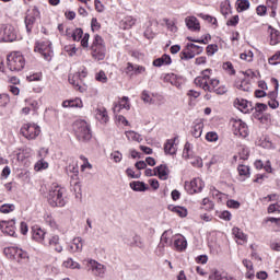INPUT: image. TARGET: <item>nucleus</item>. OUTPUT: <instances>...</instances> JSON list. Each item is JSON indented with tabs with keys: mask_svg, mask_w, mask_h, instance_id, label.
<instances>
[{
	"mask_svg": "<svg viewBox=\"0 0 280 280\" xmlns=\"http://www.w3.org/2000/svg\"><path fill=\"white\" fill-rule=\"evenodd\" d=\"M65 188L60 186H54L48 192V203L50 207H65L67 201L65 200Z\"/></svg>",
	"mask_w": 280,
	"mask_h": 280,
	"instance_id": "obj_1",
	"label": "nucleus"
},
{
	"mask_svg": "<svg viewBox=\"0 0 280 280\" xmlns=\"http://www.w3.org/2000/svg\"><path fill=\"white\" fill-rule=\"evenodd\" d=\"M73 130L78 141H91L93 133H91V126L85 120H77L73 124Z\"/></svg>",
	"mask_w": 280,
	"mask_h": 280,
	"instance_id": "obj_2",
	"label": "nucleus"
},
{
	"mask_svg": "<svg viewBox=\"0 0 280 280\" xmlns=\"http://www.w3.org/2000/svg\"><path fill=\"white\" fill-rule=\"evenodd\" d=\"M92 58L94 60H104L106 58V44H104V38L100 35H95L93 43L91 45Z\"/></svg>",
	"mask_w": 280,
	"mask_h": 280,
	"instance_id": "obj_3",
	"label": "nucleus"
},
{
	"mask_svg": "<svg viewBox=\"0 0 280 280\" xmlns=\"http://www.w3.org/2000/svg\"><path fill=\"white\" fill-rule=\"evenodd\" d=\"M7 62H8V68L11 71L19 72L25 69V57H23V55L19 51L11 52L7 57Z\"/></svg>",
	"mask_w": 280,
	"mask_h": 280,
	"instance_id": "obj_4",
	"label": "nucleus"
},
{
	"mask_svg": "<svg viewBox=\"0 0 280 280\" xmlns=\"http://www.w3.org/2000/svg\"><path fill=\"white\" fill-rule=\"evenodd\" d=\"M21 135L22 137H25V139H28V141H32L34 139H36V137H38V135H40V127L36 124H24L21 127Z\"/></svg>",
	"mask_w": 280,
	"mask_h": 280,
	"instance_id": "obj_5",
	"label": "nucleus"
},
{
	"mask_svg": "<svg viewBox=\"0 0 280 280\" xmlns=\"http://www.w3.org/2000/svg\"><path fill=\"white\" fill-rule=\"evenodd\" d=\"M0 40L14 43V40H16V28L10 24L0 25Z\"/></svg>",
	"mask_w": 280,
	"mask_h": 280,
	"instance_id": "obj_6",
	"label": "nucleus"
},
{
	"mask_svg": "<svg viewBox=\"0 0 280 280\" xmlns=\"http://www.w3.org/2000/svg\"><path fill=\"white\" fill-rule=\"evenodd\" d=\"M205 48L202 46H198L196 44H187L186 48L180 52V59L182 60H191L192 58H196V56H199L203 51Z\"/></svg>",
	"mask_w": 280,
	"mask_h": 280,
	"instance_id": "obj_7",
	"label": "nucleus"
},
{
	"mask_svg": "<svg viewBox=\"0 0 280 280\" xmlns=\"http://www.w3.org/2000/svg\"><path fill=\"white\" fill-rule=\"evenodd\" d=\"M3 252L9 259H14L15 261H21V259H30L27 252L19 247H5Z\"/></svg>",
	"mask_w": 280,
	"mask_h": 280,
	"instance_id": "obj_8",
	"label": "nucleus"
},
{
	"mask_svg": "<svg viewBox=\"0 0 280 280\" xmlns=\"http://www.w3.org/2000/svg\"><path fill=\"white\" fill-rule=\"evenodd\" d=\"M231 124L232 132L235 137H242V139H246V137H248V125H246V122L242 119H234Z\"/></svg>",
	"mask_w": 280,
	"mask_h": 280,
	"instance_id": "obj_9",
	"label": "nucleus"
},
{
	"mask_svg": "<svg viewBox=\"0 0 280 280\" xmlns=\"http://www.w3.org/2000/svg\"><path fill=\"white\" fill-rule=\"evenodd\" d=\"M34 51L40 54L43 58L49 62V60H51V54H54L51 50V42H37Z\"/></svg>",
	"mask_w": 280,
	"mask_h": 280,
	"instance_id": "obj_10",
	"label": "nucleus"
},
{
	"mask_svg": "<svg viewBox=\"0 0 280 280\" xmlns=\"http://www.w3.org/2000/svg\"><path fill=\"white\" fill-rule=\"evenodd\" d=\"M211 73H213L211 69L202 70L201 75L197 77L194 81L196 86L205 91H211V88H209V75H211Z\"/></svg>",
	"mask_w": 280,
	"mask_h": 280,
	"instance_id": "obj_11",
	"label": "nucleus"
},
{
	"mask_svg": "<svg viewBox=\"0 0 280 280\" xmlns=\"http://www.w3.org/2000/svg\"><path fill=\"white\" fill-rule=\"evenodd\" d=\"M203 187L205 184L200 178H194L191 182L185 183V190L187 191V194H190V196H194V194H200Z\"/></svg>",
	"mask_w": 280,
	"mask_h": 280,
	"instance_id": "obj_12",
	"label": "nucleus"
},
{
	"mask_svg": "<svg viewBox=\"0 0 280 280\" xmlns=\"http://www.w3.org/2000/svg\"><path fill=\"white\" fill-rule=\"evenodd\" d=\"M40 16V12L37 8H34L30 14L25 16V27L27 34L32 33V30L34 28V23H36V18Z\"/></svg>",
	"mask_w": 280,
	"mask_h": 280,
	"instance_id": "obj_13",
	"label": "nucleus"
},
{
	"mask_svg": "<svg viewBox=\"0 0 280 280\" xmlns=\"http://www.w3.org/2000/svg\"><path fill=\"white\" fill-rule=\"evenodd\" d=\"M125 73L130 78H132V75H141V73H145V67L128 62L125 68Z\"/></svg>",
	"mask_w": 280,
	"mask_h": 280,
	"instance_id": "obj_14",
	"label": "nucleus"
},
{
	"mask_svg": "<svg viewBox=\"0 0 280 280\" xmlns=\"http://www.w3.org/2000/svg\"><path fill=\"white\" fill-rule=\"evenodd\" d=\"M43 246H46L47 248H54L56 253H62V245H60V236L52 235L48 238V242L46 241Z\"/></svg>",
	"mask_w": 280,
	"mask_h": 280,
	"instance_id": "obj_15",
	"label": "nucleus"
},
{
	"mask_svg": "<svg viewBox=\"0 0 280 280\" xmlns=\"http://www.w3.org/2000/svg\"><path fill=\"white\" fill-rule=\"evenodd\" d=\"M234 106L235 108L241 110V113H245V114L250 113V110H253V103L244 98H235Z\"/></svg>",
	"mask_w": 280,
	"mask_h": 280,
	"instance_id": "obj_16",
	"label": "nucleus"
},
{
	"mask_svg": "<svg viewBox=\"0 0 280 280\" xmlns=\"http://www.w3.org/2000/svg\"><path fill=\"white\" fill-rule=\"evenodd\" d=\"M47 232L43 230L40 226L35 225L32 228V238L35 240V242H38L39 244H45V235Z\"/></svg>",
	"mask_w": 280,
	"mask_h": 280,
	"instance_id": "obj_17",
	"label": "nucleus"
},
{
	"mask_svg": "<svg viewBox=\"0 0 280 280\" xmlns=\"http://www.w3.org/2000/svg\"><path fill=\"white\" fill-rule=\"evenodd\" d=\"M14 224H15L14 220L2 221L0 222V229L2 233H4L5 235H10L11 237H14V235L16 234V232L14 231Z\"/></svg>",
	"mask_w": 280,
	"mask_h": 280,
	"instance_id": "obj_18",
	"label": "nucleus"
},
{
	"mask_svg": "<svg viewBox=\"0 0 280 280\" xmlns=\"http://www.w3.org/2000/svg\"><path fill=\"white\" fill-rule=\"evenodd\" d=\"M89 268L92 271V273L95 275V277H104V273L106 272L104 265L95 260H90Z\"/></svg>",
	"mask_w": 280,
	"mask_h": 280,
	"instance_id": "obj_19",
	"label": "nucleus"
},
{
	"mask_svg": "<svg viewBox=\"0 0 280 280\" xmlns=\"http://www.w3.org/2000/svg\"><path fill=\"white\" fill-rule=\"evenodd\" d=\"M155 174L160 180H167L170 178V167L167 164H161L155 167Z\"/></svg>",
	"mask_w": 280,
	"mask_h": 280,
	"instance_id": "obj_20",
	"label": "nucleus"
},
{
	"mask_svg": "<svg viewBox=\"0 0 280 280\" xmlns=\"http://www.w3.org/2000/svg\"><path fill=\"white\" fill-rule=\"evenodd\" d=\"M186 27L190 30V32H200V22L196 16H187L185 19Z\"/></svg>",
	"mask_w": 280,
	"mask_h": 280,
	"instance_id": "obj_21",
	"label": "nucleus"
},
{
	"mask_svg": "<svg viewBox=\"0 0 280 280\" xmlns=\"http://www.w3.org/2000/svg\"><path fill=\"white\" fill-rule=\"evenodd\" d=\"M165 246H172V231L170 230L164 231L161 235L158 248H165Z\"/></svg>",
	"mask_w": 280,
	"mask_h": 280,
	"instance_id": "obj_22",
	"label": "nucleus"
},
{
	"mask_svg": "<svg viewBox=\"0 0 280 280\" xmlns=\"http://www.w3.org/2000/svg\"><path fill=\"white\" fill-rule=\"evenodd\" d=\"M82 248H84V240L79 236L72 240L69 250L70 253H82Z\"/></svg>",
	"mask_w": 280,
	"mask_h": 280,
	"instance_id": "obj_23",
	"label": "nucleus"
},
{
	"mask_svg": "<svg viewBox=\"0 0 280 280\" xmlns=\"http://www.w3.org/2000/svg\"><path fill=\"white\" fill-rule=\"evenodd\" d=\"M175 250L178 253H183V250L187 249V238L185 236L179 235L175 238L174 244H173Z\"/></svg>",
	"mask_w": 280,
	"mask_h": 280,
	"instance_id": "obj_24",
	"label": "nucleus"
},
{
	"mask_svg": "<svg viewBox=\"0 0 280 280\" xmlns=\"http://www.w3.org/2000/svg\"><path fill=\"white\" fill-rule=\"evenodd\" d=\"M205 128V124L202 120H196L194 122L192 129H191V135L195 137V139H200L202 137V129Z\"/></svg>",
	"mask_w": 280,
	"mask_h": 280,
	"instance_id": "obj_25",
	"label": "nucleus"
},
{
	"mask_svg": "<svg viewBox=\"0 0 280 280\" xmlns=\"http://www.w3.org/2000/svg\"><path fill=\"white\" fill-rule=\"evenodd\" d=\"M83 103L81 98L67 100L62 102L63 108H82Z\"/></svg>",
	"mask_w": 280,
	"mask_h": 280,
	"instance_id": "obj_26",
	"label": "nucleus"
},
{
	"mask_svg": "<svg viewBox=\"0 0 280 280\" xmlns=\"http://www.w3.org/2000/svg\"><path fill=\"white\" fill-rule=\"evenodd\" d=\"M176 143V138L170 139L164 144V152L165 154L174 155L176 154V147L174 145Z\"/></svg>",
	"mask_w": 280,
	"mask_h": 280,
	"instance_id": "obj_27",
	"label": "nucleus"
},
{
	"mask_svg": "<svg viewBox=\"0 0 280 280\" xmlns=\"http://www.w3.org/2000/svg\"><path fill=\"white\" fill-rule=\"evenodd\" d=\"M209 280H233V278H229V276L222 271L214 270L210 273Z\"/></svg>",
	"mask_w": 280,
	"mask_h": 280,
	"instance_id": "obj_28",
	"label": "nucleus"
},
{
	"mask_svg": "<svg viewBox=\"0 0 280 280\" xmlns=\"http://www.w3.org/2000/svg\"><path fill=\"white\" fill-rule=\"evenodd\" d=\"M137 23V20L132 16H126L125 19L121 20L120 22V27L122 30H130Z\"/></svg>",
	"mask_w": 280,
	"mask_h": 280,
	"instance_id": "obj_29",
	"label": "nucleus"
},
{
	"mask_svg": "<svg viewBox=\"0 0 280 280\" xmlns=\"http://www.w3.org/2000/svg\"><path fill=\"white\" fill-rule=\"evenodd\" d=\"M96 119H98V121H102L103 124H106L108 121V112H106V108L101 107L96 109Z\"/></svg>",
	"mask_w": 280,
	"mask_h": 280,
	"instance_id": "obj_30",
	"label": "nucleus"
},
{
	"mask_svg": "<svg viewBox=\"0 0 280 280\" xmlns=\"http://www.w3.org/2000/svg\"><path fill=\"white\" fill-rule=\"evenodd\" d=\"M173 213L179 215V218H187V208L180 206H171L168 207Z\"/></svg>",
	"mask_w": 280,
	"mask_h": 280,
	"instance_id": "obj_31",
	"label": "nucleus"
},
{
	"mask_svg": "<svg viewBox=\"0 0 280 280\" xmlns=\"http://www.w3.org/2000/svg\"><path fill=\"white\" fill-rule=\"evenodd\" d=\"M129 186L133 191H147L148 189V186L143 182H131Z\"/></svg>",
	"mask_w": 280,
	"mask_h": 280,
	"instance_id": "obj_32",
	"label": "nucleus"
},
{
	"mask_svg": "<svg viewBox=\"0 0 280 280\" xmlns=\"http://www.w3.org/2000/svg\"><path fill=\"white\" fill-rule=\"evenodd\" d=\"M130 246H135L136 248H140L143 250L145 248V243H143V240L139 235H135L132 237V242L130 243Z\"/></svg>",
	"mask_w": 280,
	"mask_h": 280,
	"instance_id": "obj_33",
	"label": "nucleus"
},
{
	"mask_svg": "<svg viewBox=\"0 0 280 280\" xmlns=\"http://www.w3.org/2000/svg\"><path fill=\"white\" fill-rule=\"evenodd\" d=\"M237 12H244L250 8V2L248 0H237Z\"/></svg>",
	"mask_w": 280,
	"mask_h": 280,
	"instance_id": "obj_34",
	"label": "nucleus"
},
{
	"mask_svg": "<svg viewBox=\"0 0 280 280\" xmlns=\"http://www.w3.org/2000/svg\"><path fill=\"white\" fill-rule=\"evenodd\" d=\"M232 233L236 237V240H241L242 242H246V240H248V236L244 234V232L238 228H234L232 230Z\"/></svg>",
	"mask_w": 280,
	"mask_h": 280,
	"instance_id": "obj_35",
	"label": "nucleus"
},
{
	"mask_svg": "<svg viewBox=\"0 0 280 280\" xmlns=\"http://www.w3.org/2000/svg\"><path fill=\"white\" fill-rule=\"evenodd\" d=\"M218 86H220V80L218 79H211V74H209V89L208 93H213L214 90L218 89Z\"/></svg>",
	"mask_w": 280,
	"mask_h": 280,
	"instance_id": "obj_36",
	"label": "nucleus"
},
{
	"mask_svg": "<svg viewBox=\"0 0 280 280\" xmlns=\"http://www.w3.org/2000/svg\"><path fill=\"white\" fill-rule=\"evenodd\" d=\"M70 185L74 194H80L82 191V186L80 185V180L78 178H72L70 180Z\"/></svg>",
	"mask_w": 280,
	"mask_h": 280,
	"instance_id": "obj_37",
	"label": "nucleus"
},
{
	"mask_svg": "<svg viewBox=\"0 0 280 280\" xmlns=\"http://www.w3.org/2000/svg\"><path fill=\"white\" fill-rule=\"evenodd\" d=\"M16 207L13 203H3L0 206V213H12Z\"/></svg>",
	"mask_w": 280,
	"mask_h": 280,
	"instance_id": "obj_38",
	"label": "nucleus"
},
{
	"mask_svg": "<svg viewBox=\"0 0 280 280\" xmlns=\"http://www.w3.org/2000/svg\"><path fill=\"white\" fill-rule=\"evenodd\" d=\"M272 84H275V91L268 94L269 100H277V91H279V81L275 78L271 79Z\"/></svg>",
	"mask_w": 280,
	"mask_h": 280,
	"instance_id": "obj_39",
	"label": "nucleus"
},
{
	"mask_svg": "<svg viewBox=\"0 0 280 280\" xmlns=\"http://www.w3.org/2000/svg\"><path fill=\"white\" fill-rule=\"evenodd\" d=\"M270 36H271V45H277L280 43V32L279 31L271 28Z\"/></svg>",
	"mask_w": 280,
	"mask_h": 280,
	"instance_id": "obj_40",
	"label": "nucleus"
},
{
	"mask_svg": "<svg viewBox=\"0 0 280 280\" xmlns=\"http://www.w3.org/2000/svg\"><path fill=\"white\" fill-rule=\"evenodd\" d=\"M221 14H223V16L231 14V2L224 1L221 3Z\"/></svg>",
	"mask_w": 280,
	"mask_h": 280,
	"instance_id": "obj_41",
	"label": "nucleus"
},
{
	"mask_svg": "<svg viewBox=\"0 0 280 280\" xmlns=\"http://www.w3.org/2000/svg\"><path fill=\"white\" fill-rule=\"evenodd\" d=\"M126 137L129 141H141V135L135 132V131H127Z\"/></svg>",
	"mask_w": 280,
	"mask_h": 280,
	"instance_id": "obj_42",
	"label": "nucleus"
},
{
	"mask_svg": "<svg viewBox=\"0 0 280 280\" xmlns=\"http://www.w3.org/2000/svg\"><path fill=\"white\" fill-rule=\"evenodd\" d=\"M63 266H65V268H71L72 270H75V268L80 269V264L73 261V259H71V258L63 261Z\"/></svg>",
	"mask_w": 280,
	"mask_h": 280,
	"instance_id": "obj_43",
	"label": "nucleus"
},
{
	"mask_svg": "<svg viewBox=\"0 0 280 280\" xmlns=\"http://www.w3.org/2000/svg\"><path fill=\"white\" fill-rule=\"evenodd\" d=\"M82 36H84V31H82V28H75L72 33V39L74 42L82 40Z\"/></svg>",
	"mask_w": 280,
	"mask_h": 280,
	"instance_id": "obj_44",
	"label": "nucleus"
},
{
	"mask_svg": "<svg viewBox=\"0 0 280 280\" xmlns=\"http://www.w3.org/2000/svg\"><path fill=\"white\" fill-rule=\"evenodd\" d=\"M110 159L114 161V163H121L124 155L119 151H114L110 153Z\"/></svg>",
	"mask_w": 280,
	"mask_h": 280,
	"instance_id": "obj_45",
	"label": "nucleus"
},
{
	"mask_svg": "<svg viewBox=\"0 0 280 280\" xmlns=\"http://www.w3.org/2000/svg\"><path fill=\"white\" fill-rule=\"evenodd\" d=\"M201 205V209H205L206 211H212L213 209V201L209 200V198H203Z\"/></svg>",
	"mask_w": 280,
	"mask_h": 280,
	"instance_id": "obj_46",
	"label": "nucleus"
},
{
	"mask_svg": "<svg viewBox=\"0 0 280 280\" xmlns=\"http://www.w3.org/2000/svg\"><path fill=\"white\" fill-rule=\"evenodd\" d=\"M240 176H249L250 175V168H248L247 165H238L237 167Z\"/></svg>",
	"mask_w": 280,
	"mask_h": 280,
	"instance_id": "obj_47",
	"label": "nucleus"
},
{
	"mask_svg": "<svg viewBox=\"0 0 280 280\" xmlns=\"http://www.w3.org/2000/svg\"><path fill=\"white\" fill-rule=\"evenodd\" d=\"M95 79L97 82H102V84H106L108 82V77H106V72L101 70L98 73H96Z\"/></svg>",
	"mask_w": 280,
	"mask_h": 280,
	"instance_id": "obj_48",
	"label": "nucleus"
},
{
	"mask_svg": "<svg viewBox=\"0 0 280 280\" xmlns=\"http://www.w3.org/2000/svg\"><path fill=\"white\" fill-rule=\"evenodd\" d=\"M141 100H142L145 104H154V100H153L152 96L150 95V92H148V91H145V90L142 92Z\"/></svg>",
	"mask_w": 280,
	"mask_h": 280,
	"instance_id": "obj_49",
	"label": "nucleus"
},
{
	"mask_svg": "<svg viewBox=\"0 0 280 280\" xmlns=\"http://www.w3.org/2000/svg\"><path fill=\"white\" fill-rule=\"evenodd\" d=\"M238 154L242 161H248V156H250V151L248 150V148L243 147Z\"/></svg>",
	"mask_w": 280,
	"mask_h": 280,
	"instance_id": "obj_50",
	"label": "nucleus"
},
{
	"mask_svg": "<svg viewBox=\"0 0 280 280\" xmlns=\"http://www.w3.org/2000/svg\"><path fill=\"white\" fill-rule=\"evenodd\" d=\"M47 167H49V163H47L45 160H39L35 164L36 172H40V170H47Z\"/></svg>",
	"mask_w": 280,
	"mask_h": 280,
	"instance_id": "obj_51",
	"label": "nucleus"
},
{
	"mask_svg": "<svg viewBox=\"0 0 280 280\" xmlns=\"http://www.w3.org/2000/svg\"><path fill=\"white\" fill-rule=\"evenodd\" d=\"M269 65H280V50L269 58Z\"/></svg>",
	"mask_w": 280,
	"mask_h": 280,
	"instance_id": "obj_52",
	"label": "nucleus"
},
{
	"mask_svg": "<svg viewBox=\"0 0 280 280\" xmlns=\"http://www.w3.org/2000/svg\"><path fill=\"white\" fill-rule=\"evenodd\" d=\"M78 80H80V78L77 74H70L68 77V81L70 84H72V86H80V82H78Z\"/></svg>",
	"mask_w": 280,
	"mask_h": 280,
	"instance_id": "obj_53",
	"label": "nucleus"
},
{
	"mask_svg": "<svg viewBox=\"0 0 280 280\" xmlns=\"http://www.w3.org/2000/svg\"><path fill=\"white\" fill-rule=\"evenodd\" d=\"M240 58L241 60H246V62H253V51L248 50L247 52H243Z\"/></svg>",
	"mask_w": 280,
	"mask_h": 280,
	"instance_id": "obj_54",
	"label": "nucleus"
},
{
	"mask_svg": "<svg viewBox=\"0 0 280 280\" xmlns=\"http://www.w3.org/2000/svg\"><path fill=\"white\" fill-rule=\"evenodd\" d=\"M237 23H240V15H234L226 22V25L230 27H235Z\"/></svg>",
	"mask_w": 280,
	"mask_h": 280,
	"instance_id": "obj_55",
	"label": "nucleus"
},
{
	"mask_svg": "<svg viewBox=\"0 0 280 280\" xmlns=\"http://www.w3.org/2000/svg\"><path fill=\"white\" fill-rule=\"evenodd\" d=\"M223 69H225V71H230V75H235V69H233V63L231 61L224 62Z\"/></svg>",
	"mask_w": 280,
	"mask_h": 280,
	"instance_id": "obj_56",
	"label": "nucleus"
},
{
	"mask_svg": "<svg viewBox=\"0 0 280 280\" xmlns=\"http://www.w3.org/2000/svg\"><path fill=\"white\" fill-rule=\"evenodd\" d=\"M268 213H280V206L279 203H271L269 207H268Z\"/></svg>",
	"mask_w": 280,
	"mask_h": 280,
	"instance_id": "obj_57",
	"label": "nucleus"
},
{
	"mask_svg": "<svg viewBox=\"0 0 280 280\" xmlns=\"http://www.w3.org/2000/svg\"><path fill=\"white\" fill-rule=\"evenodd\" d=\"M206 50H207L208 56H213L215 54V51H218V45H215V44L208 45Z\"/></svg>",
	"mask_w": 280,
	"mask_h": 280,
	"instance_id": "obj_58",
	"label": "nucleus"
},
{
	"mask_svg": "<svg viewBox=\"0 0 280 280\" xmlns=\"http://www.w3.org/2000/svg\"><path fill=\"white\" fill-rule=\"evenodd\" d=\"M206 139L208 141H210L211 143H213V141H217L218 140V133L217 132H213V131H210L206 135Z\"/></svg>",
	"mask_w": 280,
	"mask_h": 280,
	"instance_id": "obj_59",
	"label": "nucleus"
},
{
	"mask_svg": "<svg viewBox=\"0 0 280 280\" xmlns=\"http://www.w3.org/2000/svg\"><path fill=\"white\" fill-rule=\"evenodd\" d=\"M226 205L230 209H240V201L237 200L230 199Z\"/></svg>",
	"mask_w": 280,
	"mask_h": 280,
	"instance_id": "obj_60",
	"label": "nucleus"
},
{
	"mask_svg": "<svg viewBox=\"0 0 280 280\" xmlns=\"http://www.w3.org/2000/svg\"><path fill=\"white\" fill-rule=\"evenodd\" d=\"M189 150H191V143L186 142L183 151V158L184 159H189Z\"/></svg>",
	"mask_w": 280,
	"mask_h": 280,
	"instance_id": "obj_61",
	"label": "nucleus"
},
{
	"mask_svg": "<svg viewBox=\"0 0 280 280\" xmlns=\"http://www.w3.org/2000/svg\"><path fill=\"white\" fill-rule=\"evenodd\" d=\"M91 27H92V32H95V30H100V27H102V25L100 24V22L97 21V18H93L91 21Z\"/></svg>",
	"mask_w": 280,
	"mask_h": 280,
	"instance_id": "obj_62",
	"label": "nucleus"
},
{
	"mask_svg": "<svg viewBox=\"0 0 280 280\" xmlns=\"http://www.w3.org/2000/svg\"><path fill=\"white\" fill-rule=\"evenodd\" d=\"M228 91L229 89H226V85H221L217 88L213 93H215L217 95H224Z\"/></svg>",
	"mask_w": 280,
	"mask_h": 280,
	"instance_id": "obj_63",
	"label": "nucleus"
},
{
	"mask_svg": "<svg viewBox=\"0 0 280 280\" xmlns=\"http://www.w3.org/2000/svg\"><path fill=\"white\" fill-rule=\"evenodd\" d=\"M237 89L241 91H249L250 90V84L246 82V80H243L238 85Z\"/></svg>",
	"mask_w": 280,
	"mask_h": 280,
	"instance_id": "obj_64",
	"label": "nucleus"
}]
</instances>
